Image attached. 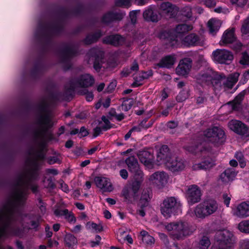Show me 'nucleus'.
Returning <instances> with one entry per match:
<instances>
[{
    "label": "nucleus",
    "mask_w": 249,
    "mask_h": 249,
    "mask_svg": "<svg viewBox=\"0 0 249 249\" xmlns=\"http://www.w3.org/2000/svg\"><path fill=\"white\" fill-rule=\"evenodd\" d=\"M55 100V97L49 93L42 97L37 104L38 114L36 124L38 128L34 130L33 134L35 144L28 151L25 170L18 177L17 176V207H23L25 205L29 187L34 193L38 192V186L33 183L32 180L37 177L39 160L45 158L43 137L53 124L49 107Z\"/></svg>",
    "instance_id": "1"
},
{
    "label": "nucleus",
    "mask_w": 249,
    "mask_h": 249,
    "mask_svg": "<svg viewBox=\"0 0 249 249\" xmlns=\"http://www.w3.org/2000/svg\"><path fill=\"white\" fill-rule=\"evenodd\" d=\"M19 220L21 222L17 227V236H22L30 230L38 231L42 219L38 215L19 213L17 210V222Z\"/></svg>",
    "instance_id": "2"
},
{
    "label": "nucleus",
    "mask_w": 249,
    "mask_h": 249,
    "mask_svg": "<svg viewBox=\"0 0 249 249\" xmlns=\"http://www.w3.org/2000/svg\"><path fill=\"white\" fill-rule=\"evenodd\" d=\"M166 229L170 232L171 237L175 240H182L191 235L195 230L188 222L179 220L171 222L165 226Z\"/></svg>",
    "instance_id": "3"
},
{
    "label": "nucleus",
    "mask_w": 249,
    "mask_h": 249,
    "mask_svg": "<svg viewBox=\"0 0 249 249\" xmlns=\"http://www.w3.org/2000/svg\"><path fill=\"white\" fill-rule=\"evenodd\" d=\"M61 30L59 23L41 21L38 23L35 36L39 41L47 43L52 36L58 34Z\"/></svg>",
    "instance_id": "4"
},
{
    "label": "nucleus",
    "mask_w": 249,
    "mask_h": 249,
    "mask_svg": "<svg viewBox=\"0 0 249 249\" xmlns=\"http://www.w3.org/2000/svg\"><path fill=\"white\" fill-rule=\"evenodd\" d=\"M218 205L213 199H209L197 205L190 213L192 217L204 218L217 211Z\"/></svg>",
    "instance_id": "5"
},
{
    "label": "nucleus",
    "mask_w": 249,
    "mask_h": 249,
    "mask_svg": "<svg viewBox=\"0 0 249 249\" xmlns=\"http://www.w3.org/2000/svg\"><path fill=\"white\" fill-rule=\"evenodd\" d=\"M181 205L180 201L174 196L167 197L160 205V211L166 218L170 217L180 210Z\"/></svg>",
    "instance_id": "6"
},
{
    "label": "nucleus",
    "mask_w": 249,
    "mask_h": 249,
    "mask_svg": "<svg viewBox=\"0 0 249 249\" xmlns=\"http://www.w3.org/2000/svg\"><path fill=\"white\" fill-rule=\"evenodd\" d=\"M89 60L93 61V68L97 71H99L102 67L104 68H114L116 63L107 62V66H103V58L104 52L98 48H92L88 53Z\"/></svg>",
    "instance_id": "7"
},
{
    "label": "nucleus",
    "mask_w": 249,
    "mask_h": 249,
    "mask_svg": "<svg viewBox=\"0 0 249 249\" xmlns=\"http://www.w3.org/2000/svg\"><path fill=\"white\" fill-rule=\"evenodd\" d=\"M204 134L207 140L215 146L222 144L226 140L225 132L220 127L209 128L204 131Z\"/></svg>",
    "instance_id": "8"
},
{
    "label": "nucleus",
    "mask_w": 249,
    "mask_h": 249,
    "mask_svg": "<svg viewBox=\"0 0 249 249\" xmlns=\"http://www.w3.org/2000/svg\"><path fill=\"white\" fill-rule=\"evenodd\" d=\"M143 179H135L131 184L126 186L122 192V196L125 200L128 203H132L138 198V192Z\"/></svg>",
    "instance_id": "9"
},
{
    "label": "nucleus",
    "mask_w": 249,
    "mask_h": 249,
    "mask_svg": "<svg viewBox=\"0 0 249 249\" xmlns=\"http://www.w3.org/2000/svg\"><path fill=\"white\" fill-rule=\"evenodd\" d=\"M95 79L92 75L89 73H85L72 79L70 81V90H74L77 88H87L93 85Z\"/></svg>",
    "instance_id": "10"
},
{
    "label": "nucleus",
    "mask_w": 249,
    "mask_h": 249,
    "mask_svg": "<svg viewBox=\"0 0 249 249\" xmlns=\"http://www.w3.org/2000/svg\"><path fill=\"white\" fill-rule=\"evenodd\" d=\"M76 53V50L71 45L66 46L61 51L59 57L65 70H68L71 68V60Z\"/></svg>",
    "instance_id": "11"
},
{
    "label": "nucleus",
    "mask_w": 249,
    "mask_h": 249,
    "mask_svg": "<svg viewBox=\"0 0 249 249\" xmlns=\"http://www.w3.org/2000/svg\"><path fill=\"white\" fill-rule=\"evenodd\" d=\"M232 237V233L228 230L218 231L214 236V244L224 247L230 246L233 248Z\"/></svg>",
    "instance_id": "12"
},
{
    "label": "nucleus",
    "mask_w": 249,
    "mask_h": 249,
    "mask_svg": "<svg viewBox=\"0 0 249 249\" xmlns=\"http://www.w3.org/2000/svg\"><path fill=\"white\" fill-rule=\"evenodd\" d=\"M212 54L213 60L220 64H229L233 59L232 53L225 49H217Z\"/></svg>",
    "instance_id": "13"
},
{
    "label": "nucleus",
    "mask_w": 249,
    "mask_h": 249,
    "mask_svg": "<svg viewBox=\"0 0 249 249\" xmlns=\"http://www.w3.org/2000/svg\"><path fill=\"white\" fill-rule=\"evenodd\" d=\"M129 171L133 174L135 179H143V174L140 169L139 165L137 159L134 156H130L125 160Z\"/></svg>",
    "instance_id": "14"
},
{
    "label": "nucleus",
    "mask_w": 249,
    "mask_h": 249,
    "mask_svg": "<svg viewBox=\"0 0 249 249\" xmlns=\"http://www.w3.org/2000/svg\"><path fill=\"white\" fill-rule=\"evenodd\" d=\"M169 176L164 171H157L154 173L149 178V180L153 182L159 188H162L168 182Z\"/></svg>",
    "instance_id": "15"
},
{
    "label": "nucleus",
    "mask_w": 249,
    "mask_h": 249,
    "mask_svg": "<svg viewBox=\"0 0 249 249\" xmlns=\"http://www.w3.org/2000/svg\"><path fill=\"white\" fill-rule=\"evenodd\" d=\"M231 130L242 136L244 138H249V127L244 124L237 120H232L229 123Z\"/></svg>",
    "instance_id": "16"
},
{
    "label": "nucleus",
    "mask_w": 249,
    "mask_h": 249,
    "mask_svg": "<svg viewBox=\"0 0 249 249\" xmlns=\"http://www.w3.org/2000/svg\"><path fill=\"white\" fill-rule=\"evenodd\" d=\"M201 192L199 188L196 185H192L188 187L186 197L188 201L193 204L199 202L201 199Z\"/></svg>",
    "instance_id": "17"
},
{
    "label": "nucleus",
    "mask_w": 249,
    "mask_h": 249,
    "mask_svg": "<svg viewBox=\"0 0 249 249\" xmlns=\"http://www.w3.org/2000/svg\"><path fill=\"white\" fill-rule=\"evenodd\" d=\"M165 166L172 172H179L185 168V162L181 158L173 157Z\"/></svg>",
    "instance_id": "18"
},
{
    "label": "nucleus",
    "mask_w": 249,
    "mask_h": 249,
    "mask_svg": "<svg viewBox=\"0 0 249 249\" xmlns=\"http://www.w3.org/2000/svg\"><path fill=\"white\" fill-rule=\"evenodd\" d=\"M192 66V60L190 58H185L180 61L176 68L178 75L184 76L188 74Z\"/></svg>",
    "instance_id": "19"
},
{
    "label": "nucleus",
    "mask_w": 249,
    "mask_h": 249,
    "mask_svg": "<svg viewBox=\"0 0 249 249\" xmlns=\"http://www.w3.org/2000/svg\"><path fill=\"white\" fill-rule=\"evenodd\" d=\"M169 149L167 145H162L157 155V160L160 164H166L172 158Z\"/></svg>",
    "instance_id": "20"
},
{
    "label": "nucleus",
    "mask_w": 249,
    "mask_h": 249,
    "mask_svg": "<svg viewBox=\"0 0 249 249\" xmlns=\"http://www.w3.org/2000/svg\"><path fill=\"white\" fill-rule=\"evenodd\" d=\"M137 156L140 161L145 166H151L154 163V157L153 151L141 150L138 152Z\"/></svg>",
    "instance_id": "21"
},
{
    "label": "nucleus",
    "mask_w": 249,
    "mask_h": 249,
    "mask_svg": "<svg viewBox=\"0 0 249 249\" xmlns=\"http://www.w3.org/2000/svg\"><path fill=\"white\" fill-rule=\"evenodd\" d=\"M225 75L223 73H216L212 80L210 85L213 88V89L215 93L218 92L223 89V84H224Z\"/></svg>",
    "instance_id": "22"
},
{
    "label": "nucleus",
    "mask_w": 249,
    "mask_h": 249,
    "mask_svg": "<svg viewBox=\"0 0 249 249\" xmlns=\"http://www.w3.org/2000/svg\"><path fill=\"white\" fill-rule=\"evenodd\" d=\"M125 15L124 12L109 11L103 16L102 21L105 23H108L116 20H121Z\"/></svg>",
    "instance_id": "23"
},
{
    "label": "nucleus",
    "mask_w": 249,
    "mask_h": 249,
    "mask_svg": "<svg viewBox=\"0 0 249 249\" xmlns=\"http://www.w3.org/2000/svg\"><path fill=\"white\" fill-rule=\"evenodd\" d=\"M215 73L212 69L207 68L201 71L196 76L197 80L209 85Z\"/></svg>",
    "instance_id": "24"
},
{
    "label": "nucleus",
    "mask_w": 249,
    "mask_h": 249,
    "mask_svg": "<svg viewBox=\"0 0 249 249\" xmlns=\"http://www.w3.org/2000/svg\"><path fill=\"white\" fill-rule=\"evenodd\" d=\"M233 214L240 218L249 216V202H243L238 204L233 210Z\"/></svg>",
    "instance_id": "25"
},
{
    "label": "nucleus",
    "mask_w": 249,
    "mask_h": 249,
    "mask_svg": "<svg viewBox=\"0 0 249 249\" xmlns=\"http://www.w3.org/2000/svg\"><path fill=\"white\" fill-rule=\"evenodd\" d=\"M183 44L187 46H202L203 40L195 34H190L183 39Z\"/></svg>",
    "instance_id": "26"
},
{
    "label": "nucleus",
    "mask_w": 249,
    "mask_h": 249,
    "mask_svg": "<svg viewBox=\"0 0 249 249\" xmlns=\"http://www.w3.org/2000/svg\"><path fill=\"white\" fill-rule=\"evenodd\" d=\"M94 181L96 186L104 192H111L113 189L110 180L107 178L96 177Z\"/></svg>",
    "instance_id": "27"
},
{
    "label": "nucleus",
    "mask_w": 249,
    "mask_h": 249,
    "mask_svg": "<svg viewBox=\"0 0 249 249\" xmlns=\"http://www.w3.org/2000/svg\"><path fill=\"white\" fill-rule=\"evenodd\" d=\"M124 42V38L119 35H110L103 39L105 44H110L115 46L122 45Z\"/></svg>",
    "instance_id": "28"
},
{
    "label": "nucleus",
    "mask_w": 249,
    "mask_h": 249,
    "mask_svg": "<svg viewBox=\"0 0 249 249\" xmlns=\"http://www.w3.org/2000/svg\"><path fill=\"white\" fill-rule=\"evenodd\" d=\"M234 29L232 28L230 30L226 31L222 36V39L220 41V45H225L230 44L236 39L234 34Z\"/></svg>",
    "instance_id": "29"
},
{
    "label": "nucleus",
    "mask_w": 249,
    "mask_h": 249,
    "mask_svg": "<svg viewBox=\"0 0 249 249\" xmlns=\"http://www.w3.org/2000/svg\"><path fill=\"white\" fill-rule=\"evenodd\" d=\"M215 165L214 161L210 158H207L201 162L193 165L194 170H209Z\"/></svg>",
    "instance_id": "30"
},
{
    "label": "nucleus",
    "mask_w": 249,
    "mask_h": 249,
    "mask_svg": "<svg viewBox=\"0 0 249 249\" xmlns=\"http://www.w3.org/2000/svg\"><path fill=\"white\" fill-rule=\"evenodd\" d=\"M239 75V73L234 72L231 74L227 78L225 76V81H224V84H223V89H231L237 82Z\"/></svg>",
    "instance_id": "31"
},
{
    "label": "nucleus",
    "mask_w": 249,
    "mask_h": 249,
    "mask_svg": "<svg viewBox=\"0 0 249 249\" xmlns=\"http://www.w3.org/2000/svg\"><path fill=\"white\" fill-rule=\"evenodd\" d=\"M143 17L147 21L152 22L158 21L159 16L157 12L154 11L153 7L151 6L144 11Z\"/></svg>",
    "instance_id": "32"
},
{
    "label": "nucleus",
    "mask_w": 249,
    "mask_h": 249,
    "mask_svg": "<svg viewBox=\"0 0 249 249\" xmlns=\"http://www.w3.org/2000/svg\"><path fill=\"white\" fill-rule=\"evenodd\" d=\"M244 95L243 92L240 93L232 102L229 103L226 106L232 110H239L241 108V103L243 100Z\"/></svg>",
    "instance_id": "33"
},
{
    "label": "nucleus",
    "mask_w": 249,
    "mask_h": 249,
    "mask_svg": "<svg viewBox=\"0 0 249 249\" xmlns=\"http://www.w3.org/2000/svg\"><path fill=\"white\" fill-rule=\"evenodd\" d=\"M236 175L233 168H228L220 175V178L224 183H228L232 181Z\"/></svg>",
    "instance_id": "34"
},
{
    "label": "nucleus",
    "mask_w": 249,
    "mask_h": 249,
    "mask_svg": "<svg viewBox=\"0 0 249 249\" xmlns=\"http://www.w3.org/2000/svg\"><path fill=\"white\" fill-rule=\"evenodd\" d=\"M176 58L174 56L167 55L162 58L157 65L160 68H171L175 63Z\"/></svg>",
    "instance_id": "35"
},
{
    "label": "nucleus",
    "mask_w": 249,
    "mask_h": 249,
    "mask_svg": "<svg viewBox=\"0 0 249 249\" xmlns=\"http://www.w3.org/2000/svg\"><path fill=\"white\" fill-rule=\"evenodd\" d=\"M152 75L153 72L151 70L148 71H142V72L139 74L138 76H137L134 77L135 81L132 84V85L134 87H139L141 86L142 84L141 82H142L144 79L148 78Z\"/></svg>",
    "instance_id": "36"
},
{
    "label": "nucleus",
    "mask_w": 249,
    "mask_h": 249,
    "mask_svg": "<svg viewBox=\"0 0 249 249\" xmlns=\"http://www.w3.org/2000/svg\"><path fill=\"white\" fill-rule=\"evenodd\" d=\"M152 197V191L150 188H146L143 190L139 203L143 204L144 205H148V203Z\"/></svg>",
    "instance_id": "37"
},
{
    "label": "nucleus",
    "mask_w": 249,
    "mask_h": 249,
    "mask_svg": "<svg viewBox=\"0 0 249 249\" xmlns=\"http://www.w3.org/2000/svg\"><path fill=\"white\" fill-rule=\"evenodd\" d=\"M192 29L193 27L190 24H180L176 26L175 32L177 36H179L187 33Z\"/></svg>",
    "instance_id": "38"
},
{
    "label": "nucleus",
    "mask_w": 249,
    "mask_h": 249,
    "mask_svg": "<svg viewBox=\"0 0 249 249\" xmlns=\"http://www.w3.org/2000/svg\"><path fill=\"white\" fill-rule=\"evenodd\" d=\"M221 25L220 21L216 19H211L208 22L210 32L212 34H214L219 30Z\"/></svg>",
    "instance_id": "39"
},
{
    "label": "nucleus",
    "mask_w": 249,
    "mask_h": 249,
    "mask_svg": "<svg viewBox=\"0 0 249 249\" xmlns=\"http://www.w3.org/2000/svg\"><path fill=\"white\" fill-rule=\"evenodd\" d=\"M102 35L100 31H98L94 33L88 35L84 40V42L86 44H91L96 42Z\"/></svg>",
    "instance_id": "40"
},
{
    "label": "nucleus",
    "mask_w": 249,
    "mask_h": 249,
    "mask_svg": "<svg viewBox=\"0 0 249 249\" xmlns=\"http://www.w3.org/2000/svg\"><path fill=\"white\" fill-rule=\"evenodd\" d=\"M147 119H145L143 120L140 123V124L138 126H134L130 129V130L132 132L140 131L142 129H147V128H149L150 127H151L153 125V122H154L153 121L150 120L148 122V124L147 125H146L145 123H147Z\"/></svg>",
    "instance_id": "41"
},
{
    "label": "nucleus",
    "mask_w": 249,
    "mask_h": 249,
    "mask_svg": "<svg viewBox=\"0 0 249 249\" xmlns=\"http://www.w3.org/2000/svg\"><path fill=\"white\" fill-rule=\"evenodd\" d=\"M64 241L66 245L69 247L75 245L77 243L76 238L71 233L66 234L64 238Z\"/></svg>",
    "instance_id": "42"
},
{
    "label": "nucleus",
    "mask_w": 249,
    "mask_h": 249,
    "mask_svg": "<svg viewBox=\"0 0 249 249\" xmlns=\"http://www.w3.org/2000/svg\"><path fill=\"white\" fill-rule=\"evenodd\" d=\"M139 70V65L136 61H134L129 69H124L122 74L124 76H127L132 71H137Z\"/></svg>",
    "instance_id": "43"
},
{
    "label": "nucleus",
    "mask_w": 249,
    "mask_h": 249,
    "mask_svg": "<svg viewBox=\"0 0 249 249\" xmlns=\"http://www.w3.org/2000/svg\"><path fill=\"white\" fill-rule=\"evenodd\" d=\"M238 229L242 232L249 233V219L240 222L238 225Z\"/></svg>",
    "instance_id": "44"
},
{
    "label": "nucleus",
    "mask_w": 249,
    "mask_h": 249,
    "mask_svg": "<svg viewBox=\"0 0 249 249\" xmlns=\"http://www.w3.org/2000/svg\"><path fill=\"white\" fill-rule=\"evenodd\" d=\"M189 151L195 154L198 152H202L203 151H210V149L205 147L201 144L196 145L195 146L190 147L188 149Z\"/></svg>",
    "instance_id": "45"
},
{
    "label": "nucleus",
    "mask_w": 249,
    "mask_h": 249,
    "mask_svg": "<svg viewBox=\"0 0 249 249\" xmlns=\"http://www.w3.org/2000/svg\"><path fill=\"white\" fill-rule=\"evenodd\" d=\"M239 63L244 67L249 65V54L246 52L241 53Z\"/></svg>",
    "instance_id": "46"
},
{
    "label": "nucleus",
    "mask_w": 249,
    "mask_h": 249,
    "mask_svg": "<svg viewBox=\"0 0 249 249\" xmlns=\"http://www.w3.org/2000/svg\"><path fill=\"white\" fill-rule=\"evenodd\" d=\"M160 8L166 13H172L173 10V5L169 2H162L160 4Z\"/></svg>",
    "instance_id": "47"
},
{
    "label": "nucleus",
    "mask_w": 249,
    "mask_h": 249,
    "mask_svg": "<svg viewBox=\"0 0 249 249\" xmlns=\"http://www.w3.org/2000/svg\"><path fill=\"white\" fill-rule=\"evenodd\" d=\"M211 244L210 240L206 236H203L199 241V249H208Z\"/></svg>",
    "instance_id": "48"
},
{
    "label": "nucleus",
    "mask_w": 249,
    "mask_h": 249,
    "mask_svg": "<svg viewBox=\"0 0 249 249\" xmlns=\"http://www.w3.org/2000/svg\"><path fill=\"white\" fill-rule=\"evenodd\" d=\"M86 227L87 229H94L97 232L103 231V226L101 224H97L93 222H88L86 224Z\"/></svg>",
    "instance_id": "49"
},
{
    "label": "nucleus",
    "mask_w": 249,
    "mask_h": 249,
    "mask_svg": "<svg viewBox=\"0 0 249 249\" xmlns=\"http://www.w3.org/2000/svg\"><path fill=\"white\" fill-rule=\"evenodd\" d=\"M241 31L244 34H249V16L244 20Z\"/></svg>",
    "instance_id": "50"
},
{
    "label": "nucleus",
    "mask_w": 249,
    "mask_h": 249,
    "mask_svg": "<svg viewBox=\"0 0 249 249\" xmlns=\"http://www.w3.org/2000/svg\"><path fill=\"white\" fill-rule=\"evenodd\" d=\"M189 97V93L187 91L182 90L177 95L176 99L178 102H182L185 101Z\"/></svg>",
    "instance_id": "51"
},
{
    "label": "nucleus",
    "mask_w": 249,
    "mask_h": 249,
    "mask_svg": "<svg viewBox=\"0 0 249 249\" xmlns=\"http://www.w3.org/2000/svg\"><path fill=\"white\" fill-rule=\"evenodd\" d=\"M230 44L231 45V48L236 52L240 51L243 46L241 42L237 40V39Z\"/></svg>",
    "instance_id": "52"
},
{
    "label": "nucleus",
    "mask_w": 249,
    "mask_h": 249,
    "mask_svg": "<svg viewBox=\"0 0 249 249\" xmlns=\"http://www.w3.org/2000/svg\"><path fill=\"white\" fill-rule=\"evenodd\" d=\"M42 71V67L41 65H36L31 71L32 76L36 78L38 75L40 74Z\"/></svg>",
    "instance_id": "53"
},
{
    "label": "nucleus",
    "mask_w": 249,
    "mask_h": 249,
    "mask_svg": "<svg viewBox=\"0 0 249 249\" xmlns=\"http://www.w3.org/2000/svg\"><path fill=\"white\" fill-rule=\"evenodd\" d=\"M133 104L132 100L129 101L128 99H127L124 101L122 105V110L125 111L129 110L132 107Z\"/></svg>",
    "instance_id": "54"
},
{
    "label": "nucleus",
    "mask_w": 249,
    "mask_h": 249,
    "mask_svg": "<svg viewBox=\"0 0 249 249\" xmlns=\"http://www.w3.org/2000/svg\"><path fill=\"white\" fill-rule=\"evenodd\" d=\"M79 93L81 95L85 94L86 99L88 101H91L93 99V94L92 92H89L86 89H83L79 91Z\"/></svg>",
    "instance_id": "55"
},
{
    "label": "nucleus",
    "mask_w": 249,
    "mask_h": 249,
    "mask_svg": "<svg viewBox=\"0 0 249 249\" xmlns=\"http://www.w3.org/2000/svg\"><path fill=\"white\" fill-rule=\"evenodd\" d=\"M182 15L187 18H190L192 17V9L190 7L186 6L182 8L181 10Z\"/></svg>",
    "instance_id": "56"
},
{
    "label": "nucleus",
    "mask_w": 249,
    "mask_h": 249,
    "mask_svg": "<svg viewBox=\"0 0 249 249\" xmlns=\"http://www.w3.org/2000/svg\"><path fill=\"white\" fill-rule=\"evenodd\" d=\"M196 101L197 105L203 104L207 101V98L202 92H201L199 95L196 98Z\"/></svg>",
    "instance_id": "57"
},
{
    "label": "nucleus",
    "mask_w": 249,
    "mask_h": 249,
    "mask_svg": "<svg viewBox=\"0 0 249 249\" xmlns=\"http://www.w3.org/2000/svg\"><path fill=\"white\" fill-rule=\"evenodd\" d=\"M139 206L140 207V209L137 210V213L138 214L142 217H143L145 215V208L148 205H143V204H139Z\"/></svg>",
    "instance_id": "58"
},
{
    "label": "nucleus",
    "mask_w": 249,
    "mask_h": 249,
    "mask_svg": "<svg viewBox=\"0 0 249 249\" xmlns=\"http://www.w3.org/2000/svg\"><path fill=\"white\" fill-rule=\"evenodd\" d=\"M142 241L143 243L147 245H152L154 242V238L149 234L145 236L144 237L142 238Z\"/></svg>",
    "instance_id": "59"
},
{
    "label": "nucleus",
    "mask_w": 249,
    "mask_h": 249,
    "mask_svg": "<svg viewBox=\"0 0 249 249\" xmlns=\"http://www.w3.org/2000/svg\"><path fill=\"white\" fill-rule=\"evenodd\" d=\"M131 0H117L116 4L118 6H124L128 7L130 6Z\"/></svg>",
    "instance_id": "60"
},
{
    "label": "nucleus",
    "mask_w": 249,
    "mask_h": 249,
    "mask_svg": "<svg viewBox=\"0 0 249 249\" xmlns=\"http://www.w3.org/2000/svg\"><path fill=\"white\" fill-rule=\"evenodd\" d=\"M45 186L47 188L53 189L54 188L55 185L53 181L52 178H49L46 180H44Z\"/></svg>",
    "instance_id": "61"
},
{
    "label": "nucleus",
    "mask_w": 249,
    "mask_h": 249,
    "mask_svg": "<svg viewBox=\"0 0 249 249\" xmlns=\"http://www.w3.org/2000/svg\"><path fill=\"white\" fill-rule=\"evenodd\" d=\"M102 120L104 123H106V125L105 126H102V129L104 131H107L111 128L112 125L110 124V122L105 116H103L102 117Z\"/></svg>",
    "instance_id": "62"
},
{
    "label": "nucleus",
    "mask_w": 249,
    "mask_h": 249,
    "mask_svg": "<svg viewBox=\"0 0 249 249\" xmlns=\"http://www.w3.org/2000/svg\"><path fill=\"white\" fill-rule=\"evenodd\" d=\"M102 120L104 123H106V125L105 126H102V129L104 131H107L111 128L112 125L110 124V122L105 116H103L102 117Z\"/></svg>",
    "instance_id": "63"
},
{
    "label": "nucleus",
    "mask_w": 249,
    "mask_h": 249,
    "mask_svg": "<svg viewBox=\"0 0 249 249\" xmlns=\"http://www.w3.org/2000/svg\"><path fill=\"white\" fill-rule=\"evenodd\" d=\"M248 0H231L232 4H236L239 7L244 6L248 2Z\"/></svg>",
    "instance_id": "64"
}]
</instances>
